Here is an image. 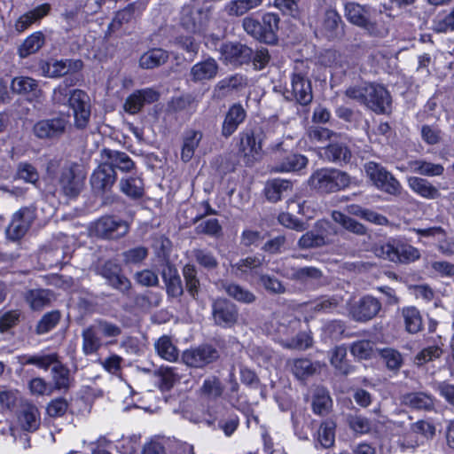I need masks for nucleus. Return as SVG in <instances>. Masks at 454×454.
<instances>
[{"label":"nucleus","instance_id":"1","mask_svg":"<svg viewBox=\"0 0 454 454\" xmlns=\"http://www.w3.org/2000/svg\"><path fill=\"white\" fill-rule=\"evenodd\" d=\"M47 173L57 179V184L68 198H75L84 186L85 175L75 163H61L57 160L49 161Z\"/></svg>","mask_w":454,"mask_h":454},{"label":"nucleus","instance_id":"2","mask_svg":"<svg viewBox=\"0 0 454 454\" xmlns=\"http://www.w3.org/2000/svg\"><path fill=\"white\" fill-rule=\"evenodd\" d=\"M350 183L351 177L347 172L333 168L317 169L309 178L310 186L323 193L344 190Z\"/></svg>","mask_w":454,"mask_h":454},{"label":"nucleus","instance_id":"3","mask_svg":"<svg viewBox=\"0 0 454 454\" xmlns=\"http://www.w3.org/2000/svg\"><path fill=\"white\" fill-rule=\"evenodd\" d=\"M373 253L379 258L392 262L411 263L420 258V252L418 248L406 243H385L376 245Z\"/></svg>","mask_w":454,"mask_h":454},{"label":"nucleus","instance_id":"4","mask_svg":"<svg viewBox=\"0 0 454 454\" xmlns=\"http://www.w3.org/2000/svg\"><path fill=\"white\" fill-rule=\"evenodd\" d=\"M364 169L366 176L377 189L390 195L401 194L402 185L400 182L382 165L374 161H368L364 165Z\"/></svg>","mask_w":454,"mask_h":454},{"label":"nucleus","instance_id":"5","mask_svg":"<svg viewBox=\"0 0 454 454\" xmlns=\"http://www.w3.org/2000/svg\"><path fill=\"white\" fill-rule=\"evenodd\" d=\"M129 230V225L126 221L105 215L91 223L90 234L105 239H118L124 237Z\"/></svg>","mask_w":454,"mask_h":454},{"label":"nucleus","instance_id":"6","mask_svg":"<svg viewBox=\"0 0 454 454\" xmlns=\"http://www.w3.org/2000/svg\"><path fill=\"white\" fill-rule=\"evenodd\" d=\"M264 135L261 129H246L239 134V153L247 165L262 158Z\"/></svg>","mask_w":454,"mask_h":454},{"label":"nucleus","instance_id":"7","mask_svg":"<svg viewBox=\"0 0 454 454\" xmlns=\"http://www.w3.org/2000/svg\"><path fill=\"white\" fill-rule=\"evenodd\" d=\"M69 126V114L59 113L51 118L37 121L33 132L40 139L57 140L67 132Z\"/></svg>","mask_w":454,"mask_h":454},{"label":"nucleus","instance_id":"8","mask_svg":"<svg viewBox=\"0 0 454 454\" xmlns=\"http://www.w3.org/2000/svg\"><path fill=\"white\" fill-rule=\"evenodd\" d=\"M338 135L337 138L333 137L326 146L321 148L320 156L330 163L343 167L351 163L353 153L348 137L340 133Z\"/></svg>","mask_w":454,"mask_h":454},{"label":"nucleus","instance_id":"9","mask_svg":"<svg viewBox=\"0 0 454 454\" xmlns=\"http://www.w3.org/2000/svg\"><path fill=\"white\" fill-rule=\"evenodd\" d=\"M364 106L377 114H387L392 111L390 92L381 84L366 83Z\"/></svg>","mask_w":454,"mask_h":454},{"label":"nucleus","instance_id":"10","mask_svg":"<svg viewBox=\"0 0 454 454\" xmlns=\"http://www.w3.org/2000/svg\"><path fill=\"white\" fill-rule=\"evenodd\" d=\"M68 106L73 112L74 127L77 129H85L90 123L91 115L89 95L82 90L74 89L69 98Z\"/></svg>","mask_w":454,"mask_h":454},{"label":"nucleus","instance_id":"11","mask_svg":"<svg viewBox=\"0 0 454 454\" xmlns=\"http://www.w3.org/2000/svg\"><path fill=\"white\" fill-rule=\"evenodd\" d=\"M211 18L209 6L192 8L184 6L182 9L180 23L182 27L191 33L204 31Z\"/></svg>","mask_w":454,"mask_h":454},{"label":"nucleus","instance_id":"12","mask_svg":"<svg viewBox=\"0 0 454 454\" xmlns=\"http://www.w3.org/2000/svg\"><path fill=\"white\" fill-rule=\"evenodd\" d=\"M220 357L219 351L209 344H202L186 349L182 354V361L192 368H204Z\"/></svg>","mask_w":454,"mask_h":454},{"label":"nucleus","instance_id":"13","mask_svg":"<svg viewBox=\"0 0 454 454\" xmlns=\"http://www.w3.org/2000/svg\"><path fill=\"white\" fill-rule=\"evenodd\" d=\"M98 273L106 280L113 288L126 294L131 288V283L127 277L121 274V266L113 260H108L98 265Z\"/></svg>","mask_w":454,"mask_h":454},{"label":"nucleus","instance_id":"14","mask_svg":"<svg viewBox=\"0 0 454 454\" xmlns=\"http://www.w3.org/2000/svg\"><path fill=\"white\" fill-rule=\"evenodd\" d=\"M35 219V207H21L12 215V219L6 229L7 237L12 240L21 239L27 233Z\"/></svg>","mask_w":454,"mask_h":454},{"label":"nucleus","instance_id":"15","mask_svg":"<svg viewBox=\"0 0 454 454\" xmlns=\"http://www.w3.org/2000/svg\"><path fill=\"white\" fill-rule=\"evenodd\" d=\"M382 309L381 302L372 295H364L354 302L349 314L356 322H367L376 317Z\"/></svg>","mask_w":454,"mask_h":454},{"label":"nucleus","instance_id":"16","mask_svg":"<svg viewBox=\"0 0 454 454\" xmlns=\"http://www.w3.org/2000/svg\"><path fill=\"white\" fill-rule=\"evenodd\" d=\"M290 92L293 98L301 106H308L313 99L311 82L304 73L295 67L291 77Z\"/></svg>","mask_w":454,"mask_h":454},{"label":"nucleus","instance_id":"17","mask_svg":"<svg viewBox=\"0 0 454 454\" xmlns=\"http://www.w3.org/2000/svg\"><path fill=\"white\" fill-rule=\"evenodd\" d=\"M212 316L215 325L221 327H231L239 318L237 306L227 299H217L212 305Z\"/></svg>","mask_w":454,"mask_h":454},{"label":"nucleus","instance_id":"18","mask_svg":"<svg viewBox=\"0 0 454 454\" xmlns=\"http://www.w3.org/2000/svg\"><path fill=\"white\" fill-rule=\"evenodd\" d=\"M345 12L348 20L352 24L365 29L370 35H383L377 24L369 20L368 12L364 6L356 3H348L345 5Z\"/></svg>","mask_w":454,"mask_h":454},{"label":"nucleus","instance_id":"19","mask_svg":"<svg viewBox=\"0 0 454 454\" xmlns=\"http://www.w3.org/2000/svg\"><path fill=\"white\" fill-rule=\"evenodd\" d=\"M219 51L224 62L234 66L248 63L253 56V50L240 43H223Z\"/></svg>","mask_w":454,"mask_h":454},{"label":"nucleus","instance_id":"20","mask_svg":"<svg viewBox=\"0 0 454 454\" xmlns=\"http://www.w3.org/2000/svg\"><path fill=\"white\" fill-rule=\"evenodd\" d=\"M83 67V63L80 59H62V60H51L48 62H42L40 68L44 76L51 78H57L64 76L70 72L80 71Z\"/></svg>","mask_w":454,"mask_h":454},{"label":"nucleus","instance_id":"21","mask_svg":"<svg viewBox=\"0 0 454 454\" xmlns=\"http://www.w3.org/2000/svg\"><path fill=\"white\" fill-rule=\"evenodd\" d=\"M101 162L111 167L114 172L115 169L129 172L135 168L134 161L126 153L108 148L101 151Z\"/></svg>","mask_w":454,"mask_h":454},{"label":"nucleus","instance_id":"22","mask_svg":"<svg viewBox=\"0 0 454 454\" xmlns=\"http://www.w3.org/2000/svg\"><path fill=\"white\" fill-rule=\"evenodd\" d=\"M116 181V173L107 165L101 162L90 177L92 189L103 193L109 191Z\"/></svg>","mask_w":454,"mask_h":454},{"label":"nucleus","instance_id":"23","mask_svg":"<svg viewBox=\"0 0 454 454\" xmlns=\"http://www.w3.org/2000/svg\"><path fill=\"white\" fill-rule=\"evenodd\" d=\"M159 97V93L153 89L137 90L128 97L124 104V109L129 114H137L145 104L156 102Z\"/></svg>","mask_w":454,"mask_h":454},{"label":"nucleus","instance_id":"24","mask_svg":"<svg viewBox=\"0 0 454 454\" xmlns=\"http://www.w3.org/2000/svg\"><path fill=\"white\" fill-rule=\"evenodd\" d=\"M321 30L328 39L340 38L344 35V24L336 11L330 9L325 12Z\"/></svg>","mask_w":454,"mask_h":454},{"label":"nucleus","instance_id":"25","mask_svg":"<svg viewBox=\"0 0 454 454\" xmlns=\"http://www.w3.org/2000/svg\"><path fill=\"white\" fill-rule=\"evenodd\" d=\"M247 113L240 104L232 105L225 114L221 134L224 137H230L245 121Z\"/></svg>","mask_w":454,"mask_h":454},{"label":"nucleus","instance_id":"26","mask_svg":"<svg viewBox=\"0 0 454 454\" xmlns=\"http://www.w3.org/2000/svg\"><path fill=\"white\" fill-rule=\"evenodd\" d=\"M401 402L406 407L417 411H432L435 407V399L425 392H411L403 395Z\"/></svg>","mask_w":454,"mask_h":454},{"label":"nucleus","instance_id":"27","mask_svg":"<svg viewBox=\"0 0 454 454\" xmlns=\"http://www.w3.org/2000/svg\"><path fill=\"white\" fill-rule=\"evenodd\" d=\"M219 66L215 59L207 58L195 64L190 71L192 81L203 82L214 79L218 73Z\"/></svg>","mask_w":454,"mask_h":454},{"label":"nucleus","instance_id":"28","mask_svg":"<svg viewBox=\"0 0 454 454\" xmlns=\"http://www.w3.org/2000/svg\"><path fill=\"white\" fill-rule=\"evenodd\" d=\"M407 182L413 192L426 200H437L441 197V192L438 188L427 179L419 176H411L408 178Z\"/></svg>","mask_w":454,"mask_h":454},{"label":"nucleus","instance_id":"29","mask_svg":"<svg viewBox=\"0 0 454 454\" xmlns=\"http://www.w3.org/2000/svg\"><path fill=\"white\" fill-rule=\"evenodd\" d=\"M279 17L274 13H266L261 22V35L259 41L274 44L278 41L277 32L278 30Z\"/></svg>","mask_w":454,"mask_h":454},{"label":"nucleus","instance_id":"30","mask_svg":"<svg viewBox=\"0 0 454 454\" xmlns=\"http://www.w3.org/2000/svg\"><path fill=\"white\" fill-rule=\"evenodd\" d=\"M18 421L24 431L35 432L41 424L40 412L35 405L27 404L20 411Z\"/></svg>","mask_w":454,"mask_h":454},{"label":"nucleus","instance_id":"31","mask_svg":"<svg viewBox=\"0 0 454 454\" xmlns=\"http://www.w3.org/2000/svg\"><path fill=\"white\" fill-rule=\"evenodd\" d=\"M11 90L16 94L31 98H38L41 95L37 81L27 76L13 78L11 83Z\"/></svg>","mask_w":454,"mask_h":454},{"label":"nucleus","instance_id":"32","mask_svg":"<svg viewBox=\"0 0 454 454\" xmlns=\"http://www.w3.org/2000/svg\"><path fill=\"white\" fill-rule=\"evenodd\" d=\"M91 326L97 333H101V335L105 337V345L115 344L117 338L122 333L120 325L104 318L95 320Z\"/></svg>","mask_w":454,"mask_h":454},{"label":"nucleus","instance_id":"33","mask_svg":"<svg viewBox=\"0 0 454 454\" xmlns=\"http://www.w3.org/2000/svg\"><path fill=\"white\" fill-rule=\"evenodd\" d=\"M292 372L299 380H305L321 370L319 362H312L308 358H297L289 363Z\"/></svg>","mask_w":454,"mask_h":454},{"label":"nucleus","instance_id":"34","mask_svg":"<svg viewBox=\"0 0 454 454\" xmlns=\"http://www.w3.org/2000/svg\"><path fill=\"white\" fill-rule=\"evenodd\" d=\"M51 10L49 4H43L35 9L21 15L15 23V28L18 32H23L28 28L33 23L40 20L46 16Z\"/></svg>","mask_w":454,"mask_h":454},{"label":"nucleus","instance_id":"35","mask_svg":"<svg viewBox=\"0 0 454 454\" xmlns=\"http://www.w3.org/2000/svg\"><path fill=\"white\" fill-rule=\"evenodd\" d=\"M162 278L166 285L167 294L174 298H179L184 294L181 278L176 268L168 266L162 271Z\"/></svg>","mask_w":454,"mask_h":454},{"label":"nucleus","instance_id":"36","mask_svg":"<svg viewBox=\"0 0 454 454\" xmlns=\"http://www.w3.org/2000/svg\"><path fill=\"white\" fill-rule=\"evenodd\" d=\"M276 333L278 334V341L282 338H290L294 335L301 325V320L292 315L278 316L276 318Z\"/></svg>","mask_w":454,"mask_h":454},{"label":"nucleus","instance_id":"37","mask_svg":"<svg viewBox=\"0 0 454 454\" xmlns=\"http://www.w3.org/2000/svg\"><path fill=\"white\" fill-rule=\"evenodd\" d=\"M312 411L319 416H326L332 409L333 401L329 392L323 387H317L312 396Z\"/></svg>","mask_w":454,"mask_h":454},{"label":"nucleus","instance_id":"38","mask_svg":"<svg viewBox=\"0 0 454 454\" xmlns=\"http://www.w3.org/2000/svg\"><path fill=\"white\" fill-rule=\"evenodd\" d=\"M224 292L233 300L245 304H251L256 301V295L247 288L237 283L224 282L222 285Z\"/></svg>","mask_w":454,"mask_h":454},{"label":"nucleus","instance_id":"39","mask_svg":"<svg viewBox=\"0 0 454 454\" xmlns=\"http://www.w3.org/2000/svg\"><path fill=\"white\" fill-rule=\"evenodd\" d=\"M51 380L54 389L63 392H67L73 383L69 369L61 361L51 368Z\"/></svg>","mask_w":454,"mask_h":454},{"label":"nucleus","instance_id":"40","mask_svg":"<svg viewBox=\"0 0 454 454\" xmlns=\"http://www.w3.org/2000/svg\"><path fill=\"white\" fill-rule=\"evenodd\" d=\"M168 59V51L154 48L145 52L139 59V66L145 69H153L165 64Z\"/></svg>","mask_w":454,"mask_h":454},{"label":"nucleus","instance_id":"41","mask_svg":"<svg viewBox=\"0 0 454 454\" xmlns=\"http://www.w3.org/2000/svg\"><path fill=\"white\" fill-rule=\"evenodd\" d=\"M280 344L286 348L305 350L312 346L313 339L310 333L297 331L290 338H282Z\"/></svg>","mask_w":454,"mask_h":454},{"label":"nucleus","instance_id":"42","mask_svg":"<svg viewBox=\"0 0 454 454\" xmlns=\"http://www.w3.org/2000/svg\"><path fill=\"white\" fill-rule=\"evenodd\" d=\"M53 294L50 290H29L26 294V301L33 310H40L51 304Z\"/></svg>","mask_w":454,"mask_h":454},{"label":"nucleus","instance_id":"43","mask_svg":"<svg viewBox=\"0 0 454 454\" xmlns=\"http://www.w3.org/2000/svg\"><path fill=\"white\" fill-rule=\"evenodd\" d=\"M201 139L202 133L200 131L189 130L184 134L181 151V159L184 162H188L192 160Z\"/></svg>","mask_w":454,"mask_h":454},{"label":"nucleus","instance_id":"44","mask_svg":"<svg viewBox=\"0 0 454 454\" xmlns=\"http://www.w3.org/2000/svg\"><path fill=\"white\" fill-rule=\"evenodd\" d=\"M59 362L60 360L57 353H49L23 356L21 363L25 365H35L40 369L47 371L50 367H54Z\"/></svg>","mask_w":454,"mask_h":454},{"label":"nucleus","instance_id":"45","mask_svg":"<svg viewBox=\"0 0 454 454\" xmlns=\"http://www.w3.org/2000/svg\"><path fill=\"white\" fill-rule=\"evenodd\" d=\"M330 363L342 375H348L353 371V366L347 359V348L338 346L331 351Z\"/></svg>","mask_w":454,"mask_h":454},{"label":"nucleus","instance_id":"46","mask_svg":"<svg viewBox=\"0 0 454 454\" xmlns=\"http://www.w3.org/2000/svg\"><path fill=\"white\" fill-rule=\"evenodd\" d=\"M263 0H231L224 6V11L229 16H242L250 10L262 5Z\"/></svg>","mask_w":454,"mask_h":454},{"label":"nucleus","instance_id":"47","mask_svg":"<svg viewBox=\"0 0 454 454\" xmlns=\"http://www.w3.org/2000/svg\"><path fill=\"white\" fill-rule=\"evenodd\" d=\"M412 172L426 176H439L444 172V167L442 164H436L425 160H416L409 162Z\"/></svg>","mask_w":454,"mask_h":454},{"label":"nucleus","instance_id":"48","mask_svg":"<svg viewBox=\"0 0 454 454\" xmlns=\"http://www.w3.org/2000/svg\"><path fill=\"white\" fill-rule=\"evenodd\" d=\"M308 164V159L301 154L287 155L281 162L276 164L272 170L275 172L298 171Z\"/></svg>","mask_w":454,"mask_h":454},{"label":"nucleus","instance_id":"49","mask_svg":"<svg viewBox=\"0 0 454 454\" xmlns=\"http://www.w3.org/2000/svg\"><path fill=\"white\" fill-rule=\"evenodd\" d=\"M82 352L89 356L98 352L105 343L98 338V333L94 328L90 325L82 330Z\"/></svg>","mask_w":454,"mask_h":454},{"label":"nucleus","instance_id":"50","mask_svg":"<svg viewBox=\"0 0 454 454\" xmlns=\"http://www.w3.org/2000/svg\"><path fill=\"white\" fill-rule=\"evenodd\" d=\"M405 329L410 333H417L422 330V317L415 307H405L402 309Z\"/></svg>","mask_w":454,"mask_h":454},{"label":"nucleus","instance_id":"51","mask_svg":"<svg viewBox=\"0 0 454 454\" xmlns=\"http://www.w3.org/2000/svg\"><path fill=\"white\" fill-rule=\"evenodd\" d=\"M121 191L133 200H137L143 197L145 189L144 182L139 177L123 178L120 181Z\"/></svg>","mask_w":454,"mask_h":454},{"label":"nucleus","instance_id":"52","mask_svg":"<svg viewBox=\"0 0 454 454\" xmlns=\"http://www.w3.org/2000/svg\"><path fill=\"white\" fill-rule=\"evenodd\" d=\"M157 354L168 362H175L178 358V350L168 336L160 337L154 344Z\"/></svg>","mask_w":454,"mask_h":454},{"label":"nucleus","instance_id":"53","mask_svg":"<svg viewBox=\"0 0 454 454\" xmlns=\"http://www.w3.org/2000/svg\"><path fill=\"white\" fill-rule=\"evenodd\" d=\"M44 44V35L42 32H35L29 35L19 48V55L20 58L27 56L38 51Z\"/></svg>","mask_w":454,"mask_h":454},{"label":"nucleus","instance_id":"54","mask_svg":"<svg viewBox=\"0 0 454 454\" xmlns=\"http://www.w3.org/2000/svg\"><path fill=\"white\" fill-rule=\"evenodd\" d=\"M223 392V386L220 380L215 376L207 378L200 388L201 396L209 400L219 398Z\"/></svg>","mask_w":454,"mask_h":454},{"label":"nucleus","instance_id":"55","mask_svg":"<svg viewBox=\"0 0 454 454\" xmlns=\"http://www.w3.org/2000/svg\"><path fill=\"white\" fill-rule=\"evenodd\" d=\"M247 84L248 81L246 76L240 74H235L219 81L215 86V89L227 93L232 90H242L246 88Z\"/></svg>","mask_w":454,"mask_h":454},{"label":"nucleus","instance_id":"56","mask_svg":"<svg viewBox=\"0 0 454 454\" xmlns=\"http://www.w3.org/2000/svg\"><path fill=\"white\" fill-rule=\"evenodd\" d=\"M292 186V183L289 180L275 179L268 184L266 196L269 200L276 202L279 200L285 193L291 191Z\"/></svg>","mask_w":454,"mask_h":454},{"label":"nucleus","instance_id":"57","mask_svg":"<svg viewBox=\"0 0 454 454\" xmlns=\"http://www.w3.org/2000/svg\"><path fill=\"white\" fill-rule=\"evenodd\" d=\"M339 296H321L310 302V310L315 313H331L338 308L341 302Z\"/></svg>","mask_w":454,"mask_h":454},{"label":"nucleus","instance_id":"58","mask_svg":"<svg viewBox=\"0 0 454 454\" xmlns=\"http://www.w3.org/2000/svg\"><path fill=\"white\" fill-rule=\"evenodd\" d=\"M176 443L175 441L165 437H155L151 439L144 445L142 454H163L167 451H172L171 447Z\"/></svg>","mask_w":454,"mask_h":454},{"label":"nucleus","instance_id":"59","mask_svg":"<svg viewBox=\"0 0 454 454\" xmlns=\"http://www.w3.org/2000/svg\"><path fill=\"white\" fill-rule=\"evenodd\" d=\"M259 284L270 294L281 295L286 294L284 283L273 275L262 273L259 275Z\"/></svg>","mask_w":454,"mask_h":454},{"label":"nucleus","instance_id":"60","mask_svg":"<svg viewBox=\"0 0 454 454\" xmlns=\"http://www.w3.org/2000/svg\"><path fill=\"white\" fill-rule=\"evenodd\" d=\"M183 276L184 278L187 292L192 298H196L200 287L196 267L192 264L184 265L183 268Z\"/></svg>","mask_w":454,"mask_h":454},{"label":"nucleus","instance_id":"61","mask_svg":"<svg viewBox=\"0 0 454 454\" xmlns=\"http://www.w3.org/2000/svg\"><path fill=\"white\" fill-rule=\"evenodd\" d=\"M379 354L386 364L387 368L392 372H398L403 364V356L396 349L386 348L380 349Z\"/></svg>","mask_w":454,"mask_h":454},{"label":"nucleus","instance_id":"62","mask_svg":"<svg viewBox=\"0 0 454 454\" xmlns=\"http://www.w3.org/2000/svg\"><path fill=\"white\" fill-rule=\"evenodd\" d=\"M306 136L309 141L313 143H323L325 141H329L330 143L333 137L337 138V137H339L338 133L319 126H310L308 128Z\"/></svg>","mask_w":454,"mask_h":454},{"label":"nucleus","instance_id":"63","mask_svg":"<svg viewBox=\"0 0 454 454\" xmlns=\"http://www.w3.org/2000/svg\"><path fill=\"white\" fill-rule=\"evenodd\" d=\"M195 261L207 270H215L218 267V260L213 252L206 248H198L192 251Z\"/></svg>","mask_w":454,"mask_h":454},{"label":"nucleus","instance_id":"64","mask_svg":"<svg viewBox=\"0 0 454 454\" xmlns=\"http://www.w3.org/2000/svg\"><path fill=\"white\" fill-rule=\"evenodd\" d=\"M136 7L134 4H129L126 8L119 11L112 22L109 24L108 29L114 32L121 28L123 24L130 22L135 19Z\"/></svg>","mask_w":454,"mask_h":454}]
</instances>
